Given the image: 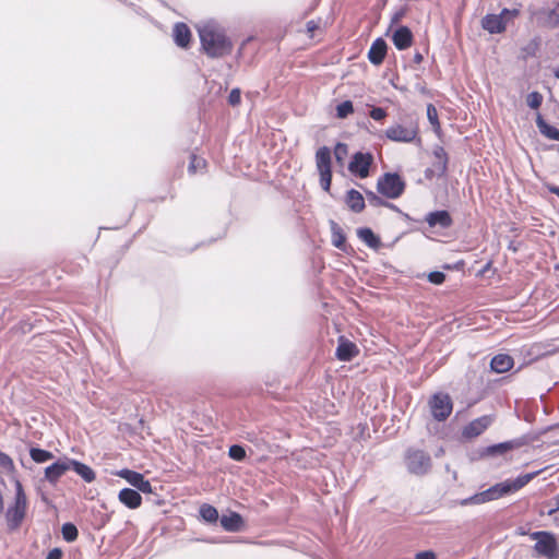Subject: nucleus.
Instances as JSON below:
<instances>
[{
    "instance_id": "obj_1",
    "label": "nucleus",
    "mask_w": 559,
    "mask_h": 559,
    "mask_svg": "<svg viewBox=\"0 0 559 559\" xmlns=\"http://www.w3.org/2000/svg\"><path fill=\"white\" fill-rule=\"evenodd\" d=\"M537 473H528L516 477L515 479H508L506 481L496 484L490 488L475 493L468 498L460 501L461 506L481 504L492 500H497L503 496L515 492L527 485Z\"/></svg>"
},
{
    "instance_id": "obj_2",
    "label": "nucleus",
    "mask_w": 559,
    "mask_h": 559,
    "mask_svg": "<svg viewBox=\"0 0 559 559\" xmlns=\"http://www.w3.org/2000/svg\"><path fill=\"white\" fill-rule=\"evenodd\" d=\"M201 45L205 53L212 58L223 57L230 52L231 43L223 28L215 23H206L199 27Z\"/></svg>"
},
{
    "instance_id": "obj_3",
    "label": "nucleus",
    "mask_w": 559,
    "mask_h": 559,
    "mask_svg": "<svg viewBox=\"0 0 559 559\" xmlns=\"http://www.w3.org/2000/svg\"><path fill=\"white\" fill-rule=\"evenodd\" d=\"M27 498L20 480L15 479L14 503L7 510L5 518L11 530L17 528L25 518Z\"/></svg>"
},
{
    "instance_id": "obj_4",
    "label": "nucleus",
    "mask_w": 559,
    "mask_h": 559,
    "mask_svg": "<svg viewBox=\"0 0 559 559\" xmlns=\"http://www.w3.org/2000/svg\"><path fill=\"white\" fill-rule=\"evenodd\" d=\"M405 183L397 174H384L377 183L379 193L389 199L399 198L403 193Z\"/></svg>"
},
{
    "instance_id": "obj_5",
    "label": "nucleus",
    "mask_w": 559,
    "mask_h": 559,
    "mask_svg": "<svg viewBox=\"0 0 559 559\" xmlns=\"http://www.w3.org/2000/svg\"><path fill=\"white\" fill-rule=\"evenodd\" d=\"M405 464L409 473L424 475L428 473L431 467V459L421 450L409 449L406 452Z\"/></svg>"
},
{
    "instance_id": "obj_6",
    "label": "nucleus",
    "mask_w": 559,
    "mask_h": 559,
    "mask_svg": "<svg viewBox=\"0 0 559 559\" xmlns=\"http://www.w3.org/2000/svg\"><path fill=\"white\" fill-rule=\"evenodd\" d=\"M519 14L518 10L503 9L498 15L488 14L483 19V27L491 34H498L504 31L507 21Z\"/></svg>"
},
{
    "instance_id": "obj_7",
    "label": "nucleus",
    "mask_w": 559,
    "mask_h": 559,
    "mask_svg": "<svg viewBox=\"0 0 559 559\" xmlns=\"http://www.w3.org/2000/svg\"><path fill=\"white\" fill-rule=\"evenodd\" d=\"M531 538L536 540L535 550L538 555L552 559L557 555V542L552 534L548 532H534Z\"/></svg>"
},
{
    "instance_id": "obj_8",
    "label": "nucleus",
    "mask_w": 559,
    "mask_h": 559,
    "mask_svg": "<svg viewBox=\"0 0 559 559\" xmlns=\"http://www.w3.org/2000/svg\"><path fill=\"white\" fill-rule=\"evenodd\" d=\"M429 407L433 418L442 421L452 413L453 404L448 394L437 393L429 400Z\"/></svg>"
},
{
    "instance_id": "obj_9",
    "label": "nucleus",
    "mask_w": 559,
    "mask_h": 559,
    "mask_svg": "<svg viewBox=\"0 0 559 559\" xmlns=\"http://www.w3.org/2000/svg\"><path fill=\"white\" fill-rule=\"evenodd\" d=\"M417 134L418 127L415 123L409 126L396 123L385 130V136L393 142L409 143L416 139Z\"/></svg>"
},
{
    "instance_id": "obj_10",
    "label": "nucleus",
    "mask_w": 559,
    "mask_h": 559,
    "mask_svg": "<svg viewBox=\"0 0 559 559\" xmlns=\"http://www.w3.org/2000/svg\"><path fill=\"white\" fill-rule=\"evenodd\" d=\"M372 160L373 157L371 154L358 152L353 156L348 169L352 174H355L360 178H366L369 175V168Z\"/></svg>"
},
{
    "instance_id": "obj_11",
    "label": "nucleus",
    "mask_w": 559,
    "mask_h": 559,
    "mask_svg": "<svg viewBox=\"0 0 559 559\" xmlns=\"http://www.w3.org/2000/svg\"><path fill=\"white\" fill-rule=\"evenodd\" d=\"M70 469L71 459L64 456L45 468V479L53 485Z\"/></svg>"
},
{
    "instance_id": "obj_12",
    "label": "nucleus",
    "mask_w": 559,
    "mask_h": 559,
    "mask_svg": "<svg viewBox=\"0 0 559 559\" xmlns=\"http://www.w3.org/2000/svg\"><path fill=\"white\" fill-rule=\"evenodd\" d=\"M117 475L126 479L131 486L135 487L140 491L144 493L152 492V486L150 481L146 480L142 474L126 468L119 471Z\"/></svg>"
},
{
    "instance_id": "obj_13",
    "label": "nucleus",
    "mask_w": 559,
    "mask_h": 559,
    "mask_svg": "<svg viewBox=\"0 0 559 559\" xmlns=\"http://www.w3.org/2000/svg\"><path fill=\"white\" fill-rule=\"evenodd\" d=\"M492 421L493 418L491 415L480 416L464 427L463 436L468 439L478 437L492 424Z\"/></svg>"
},
{
    "instance_id": "obj_14",
    "label": "nucleus",
    "mask_w": 559,
    "mask_h": 559,
    "mask_svg": "<svg viewBox=\"0 0 559 559\" xmlns=\"http://www.w3.org/2000/svg\"><path fill=\"white\" fill-rule=\"evenodd\" d=\"M359 353L358 347L353 342L346 340L344 336L338 338V345L336 348V357L341 361H350Z\"/></svg>"
},
{
    "instance_id": "obj_15",
    "label": "nucleus",
    "mask_w": 559,
    "mask_h": 559,
    "mask_svg": "<svg viewBox=\"0 0 559 559\" xmlns=\"http://www.w3.org/2000/svg\"><path fill=\"white\" fill-rule=\"evenodd\" d=\"M392 41L399 50H404L412 45L413 34L408 27L400 26L393 32Z\"/></svg>"
},
{
    "instance_id": "obj_16",
    "label": "nucleus",
    "mask_w": 559,
    "mask_h": 559,
    "mask_svg": "<svg viewBox=\"0 0 559 559\" xmlns=\"http://www.w3.org/2000/svg\"><path fill=\"white\" fill-rule=\"evenodd\" d=\"M386 53V44L382 38L376 39L368 52V59L372 64H380L382 63L384 57Z\"/></svg>"
},
{
    "instance_id": "obj_17",
    "label": "nucleus",
    "mask_w": 559,
    "mask_h": 559,
    "mask_svg": "<svg viewBox=\"0 0 559 559\" xmlns=\"http://www.w3.org/2000/svg\"><path fill=\"white\" fill-rule=\"evenodd\" d=\"M118 499L122 504L130 509H136L142 503L141 495L136 490L130 488H123L120 490Z\"/></svg>"
},
{
    "instance_id": "obj_18",
    "label": "nucleus",
    "mask_w": 559,
    "mask_h": 559,
    "mask_svg": "<svg viewBox=\"0 0 559 559\" xmlns=\"http://www.w3.org/2000/svg\"><path fill=\"white\" fill-rule=\"evenodd\" d=\"M426 222L430 227L439 226L441 228H448L452 225V218L447 211L431 212L426 216Z\"/></svg>"
},
{
    "instance_id": "obj_19",
    "label": "nucleus",
    "mask_w": 559,
    "mask_h": 559,
    "mask_svg": "<svg viewBox=\"0 0 559 559\" xmlns=\"http://www.w3.org/2000/svg\"><path fill=\"white\" fill-rule=\"evenodd\" d=\"M521 445V442L516 440L506 441L498 444L489 445L483 451V455L495 456L502 455L509 451H512Z\"/></svg>"
},
{
    "instance_id": "obj_20",
    "label": "nucleus",
    "mask_w": 559,
    "mask_h": 559,
    "mask_svg": "<svg viewBox=\"0 0 559 559\" xmlns=\"http://www.w3.org/2000/svg\"><path fill=\"white\" fill-rule=\"evenodd\" d=\"M490 367L497 373L507 372L513 367V358L507 354L496 355L490 361Z\"/></svg>"
},
{
    "instance_id": "obj_21",
    "label": "nucleus",
    "mask_w": 559,
    "mask_h": 559,
    "mask_svg": "<svg viewBox=\"0 0 559 559\" xmlns=\"http://www.w3.org/2000/svg\"><path fill=\"white\" fill-rule=\"evenodd\" d=\"M174 39L177 46L186 48L191 39V32L185 23H177L174 26Z\"/></svg>"
},
{
    "instance_id": "obj_22",
    "label": "nucleus",
    "mask_w": 559,
    "mask_h": 559,
    "mask_svg": "<svg viewBox=\"0 0 559 559\" xmlns=\"http://www.w3.org/2000/svg\"><path fill=\"white\" fill-rule=\"evenodd\" d=\"M221 525L227 532H239L242 528L243 521L240 514L231 512L221 518Z\"/></svg>"
},
{
    "instance_id": "obj_23",
    "label": "nucleus",
    "mask_w": 559,
    "mask_h": 559,
    "mask_svg": "<svg viewBox=\"0 0 559 559\" xmlns=\"http://www.w3.org/2000/svg\"><path fill=\"white\" fill-rule=\"evenodd\" d=\"M316 164L319 173L331 171V151L326 146L317 151Z\"/></svg>"
},
{
    "instance_id": "obj_24",
    "label": "nucleus",
    "mask_w": 559,
    "mask_h": 559,
    "mask_svg": "<svg viewBox=\"0 0 559 559\" xmlns=\"http://www.w3.org/2000/svg\"><path fill=\"white\" fill-rule=\"evenodd\" d=\"M357 236L371 249H378L381 245L380 238L368 227L358 228Z\"/></svg>"
},
{
    "instance_id": "obj_25",
    "label": "nucleus",
    "mask_w": 559,
    "mask_h": 559,
    "mask_svg": "<svg viewBox=\"0 0 559 559\" xmlns=\"http://www.w3.org/2000/svg\"><path fill=\"white\" fill-rule=\"evenodd\" d=\"M346 204L353 212L359 213L365 207V200L360 192L352 189L346 194Z\"/></svg>"
},
{
    "instance_id": "obj_26",
    "label": "nucleus",
    "mask_w": 559,
    "mask_h": 559,
    "mask_svg": "<svg viewBox=\"0 0 559 559\" xmlns=\"http://www.w3.org/2000/svg\"><path fill=\"white\" fill-rule=\"evenodd\" d=\"M71 469L80 475L86 483H92L96 475L95 472L86 464L71 459Z\"/></svg>"
},
{
    "instance_id": "obj_27",
    "label": "nucleus",
    "mask_w": 559,
    "mask_h": 559,
    "mask_svg": "<svg viewBox=\"0 0 559 559\" xmlns=\"http://www.w3.org/2000/svg\"><path fill=\"white\" fill-rule=\"evenodd\" d=\"M330 228H331V233H332V243H333V246L336 247L340 250L345 251V249H346V246H345L346 237H345L342 228L334 221H330Z\"/></svg>"
},
{
    "instance_id": "obj_28",
    "label": "nucleus",
    "mask_w": 559,
    "mask_h": 559,
    "mask_svg": "<svg viewBox=\"0 0 559 559\" xmlns=\"http://www.w3.org/2000/svg\"><path fill=\"white\" fill-rule=\"evenodd\" d=\"M536 124H537V128L539 130V132L550 139V140H555V141H559V129H557L556 127H552L550 124H548L540 115L537 116L536 118Z\"/></svg>"
},
{
    "instance_id": "obj_29",
    "label": "nucleus",
    "mask_w": 559,
    "mask_h": 559,
    "mask_svg": "<svg viewBox=\"0 0 559 559\" xmlns=\"http://www.w3.org/2000/svg\"><path fill=\"white\" fill-rule=\"evenodd\" d=\"M433 155L436 158L435 167L440 174H444L447 170L448 157L447 153L441 146H437L433 150Z\"/></svg>"
},
{
    "instance_id": "obj_30",
    "label": "nucleus",
    "mask_w": 559,
    "mask_h": 559,
    "mask_svg": "<svg viewBox=\"0 0 559 559\" xmlns=\"http://www.w3.org/2000/svg\"><path fill=\"white\" fill-rule=\"evenodd\" d=\"M200 515L207 523H215L218 520L216 508L207 503L200 507Z\"/></svg>"
},
{
    "instance_id": "obj_31",
    "label": "nucleus",
    "mask_w": 559,
    "mask_h": 559,
    "mask_svg": "<svg viewBox=\"0 0 559 559\" xmlns=\"http://www.w3.org/2000/svg\"><path fill=\"white\" fill-rule=\"evenodd\" d=\"M32 460L36 463H45L53 457V454L47 450L32 448L29 451Z\"/></svg>"
},
{
    "instance_id": "obj_32",
    "label": "nucleus",
    "mask_w": 559,
    "mask_h": 559,
    "mask_svg": "<svg viewBox=\"0 0 559 559\" xmlns=\"http://www.w3.org/2000/svg\"><path fill=\"white\" fill-rule=\"evenodd\" d=\"M61 532H62V536H63L64 540H67L69 543L74 542L78 538V534H79L78 528L72 523L63 524Z\"/></svg>"
},
{
    "instance_id": "obj_33",
    "label": "nucleus",
    "mask_w": 559,
    "mask_h": 559,
    "mask_svg": "<svg viewBox=\"0 0 559 559\" xmlns=\"http://www.w3.org/2000/svg\"><path fill=\"white\" fill-rule=\"evenodd\" d=\"M354 107L350 100H345L336 106V116L340 119L346 118L348 115L353 114Z\"/></svg>"
},
{
    "instance_id": "obj_34",
    "label": "nucleus",
    "mask_w": 559,
    "mask_h": 559,
    "mask_svg": "<svg viewBox=\"0 0 559 559\" xmlns=\"http://www.w3.org/2000/svg\"><path fill=\"white\" fill-rule=\"evenodd\" d=\"M427 118H428L429 122L431 123L433 130L436 132H439L440 123L438 120V112H437L436 107L432 104H429L427 106Z\"/></svg>"
},
{
    "instance_id": "obj_35",
    "label": "nucleus",
    "mask_w": 559,
    "mask_h": 559,
    "mask_svg": "<svg viewBox=\"0 0 559 559\" xmlns=\"http://www.w3.org/2000/svg\"><path fill=\"white\" fill-rule=\"evenodd\" d=\"M526 103L532 109H538L543 103V96L538 92H532L527 95Z\"/></svg>"
},
{
    "instance_id": "obj_36",
    "label": "nucleus",
    "mask_w": 559,
    "mask_h": 559,
    "mask_svg": "<svg viewBox=\"0 0 559 559\" xmlns=\"http://www.w3.org/2000/svg\"><path fill=\"white\" fill-rule=\"evenodd\" d=\"M228 454L235 461H242L246 457L245 449L237 444L229 448Z\"/></svg>"
},
{
    "instance_id": "obj_37",
    "label": "nucleus",
    "mask_w": 559,
    "mask_h": 559,
    "mask_svg": "<svg viewBox=\"0 0 559 559\" xmlns=\"http://www.w3.org/2000/svg\"><path fill=\"white\" fill-rule=\"evenodd\" d=\"M204 166H205V160L201 157L193 155L191 158L190 165H189V170L191 173H195L198 169L204 168Z\"/></svg>"
},
{
    "instance_id": "obj_38",
    "label": "nucleus",
    "mask_w": 559,
    "mask_h": 559,
    "mask_svg": "<svg viewBox=\"0 0 559 559\" xmlns=\"http://www.w3.org/2000/svg\"><path fill=\"white\" fill-rule=\"evenodd\" d=\"M367 200L369 204L372 206H381L386 204V202L383 199H381L372 191L367 192Z\"/></svg>"
},
{
    "instance_id": "obj_39",
    "label": "nucleus",
    "mask_w": 559,
    "mask_h": 559,
    "mask_svg": "<svg viewBox=\"0 0 559 559\" xmlns=\"http://www.w3.org/2000/svg\"><path fill=\"white\" fill-rule=\"evenodd\" d=\"M320 174V183L323 190L329 191L331 186L332 173H319Z\"/></svg>"
},
{
    "instance_id": "obj_40",
    "label": "nucleus",
    "mask_w": 559,
    "mask_h": 559,
    "mask_svg": "<svg viewBox=\"0 0 559 559\" xmlns=\"http://www.w3.org/2000/svg\"><path fill=\"white\" fill-rule=\"evenodd\" d=\"M428 280L432 284L440 285L444 282L445 275L442 272L436 271V272L429 273Z\"/></svg>"
},
{
    "instance_id": "obj_41",
    "label": "nucleus",
    "mask_w": 559,
    "mask_h": 559,
    "mask_svg": "<svg viewBox=\"0 0 559 559\" xmlns=\"http://www.w3.org/2000/svg\"><path fill=\"white\" fill-rule=\"evenodd\" d=\"M241 100V93L239 88L231 90L229 96H228V103L231 106H237L240 104Z\"/></svg>"
},
{
    "instance_id": "obj_42",
    "label": "nucleus",
    "mask_w": 559,
    "mask_h": 559,
    "mask_svg": "<svg viewBox=\"0 0 559 559\" xmlns=\"http://www.w3.org/2000/svg\"><path fill=\"white\" fill-rule=\"evenodd\" d=\"M370 117L376 121H381L386 117V111L380 107H373L370 111Z\"/></svg>"
},
{
    "instance_id": "obj_43",
    "label": "nucleus",
    "mask_w": 559,
    "mask_h": 559,
    "mask_svg": "<svg viewBox=\"0 0 559 559\" xmlns=\"http://www.w3.org/2000/svg\"><path fill=\"white\" fill-rule=\"evenodd\" d=\"M336 159L341 160L347 154V146L343 143H337L334 150Z\"/></svg>"
},
{
    "instance_id": "obj_44",
    "label": "nucleus",
    "mask_w": 559,
    "mask_h": 559,
    "mask_svg": "<svg viewBox=\"0 0 559 559\" xmlns=\"http://www.w3.org/2000/svg\"><path fill=\"white\" fill-rule=\"evenodd\" d=\"M0 466L4 468L13 467V461L11 460V457L2 452H0Z\"/></svg>"
},
{
    "instance_id": "obj_45",
    "label": "nucleus",
    "mask_w": 559,
    "mask_h": 559,
    "mask_svg": "<svg viewBox=\"0 0 559 559\" xmlns=\"http://www.w3.org/2000/svg\"><path fill=\"white\" fill-rule=\"evenodd\" d=\"M415 559H437V556L433 551L426 550L416 554Z\"/></svg>"
},
{
    "instance_id": "obj_46",
    "label": "nucleus",
    "mask_w": 559,
    "mask_h": 559,
    "mask_svg": "<svg viewBox=\"0 0 559 559\" xmlns=\"http://www.w3.org/2000/svg\"><path fill=\"white\" fill-rule=\"evenodd\" d=\"M62 551L59 548H53L50 550L46 557V559H61Z\"/></svg>"
},
{
    "instance_id": "obj_47",
    "label": "nucleus",
    "mask_w": 559,
    "mask_h": 559,
    "mask_svg": "<svg viewBox=\"0 0 559 559\" xmlns=\"http://www.w3.org/2000/svg\"><path fill=\"white\" fill-rule=\"evenodd\" d=\"M318 28H319V24H318L316 21H312V20H311V21L307 22V31H308V33H310L311 35H312V34H313V32H314L316 29H318Z\"/></svg>"
},
{
    "instance_id": "obj_48",
    "label": "nucleus",
    "mask_w": 559,
    "mask_h": 559,
    "mask_svg": "<svg viewBox=\"0 0 559 559\" xmlns=\"http://www.w3.org/2000/svg\"><path fill=\"white\" fill-rule=\"evenodd\" d=\"M549 191L554 194H556L557 197H559V187L557 186H552L549 188Z\"/></svg>"
},
{
    "instance_id": "obj_49",
    "label": "nucleus",
    "mask_w": 559,
    "mask_h": 559,
    "mask_svg": "<svg viewBox=\"0 0 559 559\" xmlns=\"http://www.w3.org/2000/svg\"><path fill=\"white\" fill-rule=\"evenodd\" d=\"M402 16V13H396L394 14V16L392 17V23H396L399 22V20L401 19Z\"/></svg>"
},
{
    "instance_id": "obj_50",
    "label": "nucleus",
    "mask_w": 559,
    "mask_h": 559,
    "mask_svg": "<svg viewBox=\"0 0 559 559\" xmlns=\"http://www.w3.org/2000/svg\"><path fill=\"white\" fill-rule=\"evenodd\" d=\"M550 17H554L556 20V23H559V15L555 11H551Z\"/></svg>"
},
{
    "instance_id": "obj_51",
    "label": "nucleus",
    "mask_w": 559,
    "mask_h": 559,
    "mask_svg": "<svg viewBox=\"0 0 559 559\" xmlns=\"http://www.w3.org/2000/svg\"><path fill=\"white\" fill-rule=\"evenodd\" d=\"M414 60H415V62H417V63L421 62V60H423L421 55H420V53H416V55H415V57H414Z\"/></svg>"
},
{
    "instance_id": "obj_52",
    "label": "nucleus",
    "mask_w": 559,
    "mask_h": 559,
    "mask_svg": "<svg viewBox=\"0 0 559 559\" xmlns=\"http://www.w3.org/2000/svg\"><path fill=\"white\" fill-rule=\"evenodd\" d=\"M554 75L559 80V68L554 70Z\"/></svg>"
}]
</instances>
